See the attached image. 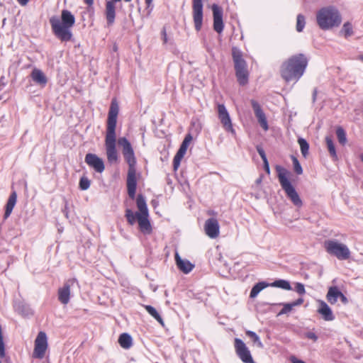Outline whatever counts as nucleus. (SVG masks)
<instances>
[{
  "label": "nucleus",
  "instance_id": "f257e3e1",
  "mask_svg": "<svg viewBox=\"0 0 363 363\" xmlns=\"http://www.w3.org/2000/svg\"><path fill=\"white\" fill-rule=\"evenodd\" d=\"M118 111L119 107L117 100L116 99H113L108 114L106 133L105 137L106 157L108 162L111 164L117 163L118 161V153L116 150V134Z\"/></svg>",
  "mask_w": 363,
  "mask_h": 363
},
{
  "label": "nucleus",
  "instance_id": "f03ea898",
  "mask_svg": "<svg viewBox=\"0 0 363 363\" xmlns=\"http://www.w3.org/2000/svg\"><path fill=\"white\" fill-rule=\"evenodd\" d=\"M308 60L303 54L291 56L280 67L281 78L286 82H298L303 75L308 66Z\"/></svg>",
  "mask_w": 363,
  "mask_h": 363
},
{
  "label": "nucleus",
  "instance_id": "7ed1b4c3",
  "mask_svg": "<svg viewBox=\"0 0 363 363\" xmlns=\"http://www.w3.org/2000/svg\"><path fill=\"white\" fill-rule=\"evenodd\" d=\"M118 145L122 147V153L125 162L128 164L127 175V190L130 199H134L135 196L137 179H136V158L130 143L125 137L119 138L117 140Z\"/></svg>",
  "mask_w": 363,
  "mask_h": 363
},
{
  "label": "nucleus",
  "instance_id": "20e7f679",
  "mask_svg": "<svg viewBox=\"0 0 363 363\" xmlns=\"http://www.w3.org/2000/svg\"><path fill=\"white\" fill-rule=\"evenodd\" d=\"M50 23L54 35L62 42L69 41L72 38L71 28L75 23L74 16L68 10L61 12V19L54 16L50 18Z\"/></svg>",
  "mask_w": 363,
  "mask_h": 363
},
{
  "label": "nucleus",
  "instance_id": "39448f33",
  "mask_svg": "<svg viewBox=\"0 0 363 363\" xmlns=\"http://www.w3.org/2000/svg\"><path fill=\"white\" fill-rule=\"evenodd\" d=\"M317 23L323 30L338 26L341 23V17L338 11L332 6L321 9L317 13Z\"/></svg>",
  "mask_w": 363,
  "mask_h": 363
},
{
  "label": "nucleus",
  "instance_id": "423d86ee",
  "mask_svg": "<svg viewBox=\"0 0 363 363\" xmlns=\"http://www.w3.org/2000/svg\"><path fill=\"white\" fill-rule=\"evenodd\" d=\"M276 169L278 172V179L280 185L282 189L285 191L286 196L291 200L294 206L301 207L303 205L302 201L287 177L288 172L280 166H277Z\"/></svg>",
  "mask_w": 363,
  "mask_h": 363
},
{
  "label": "nucleus",
  "instance_id": "0eeeda50",
  "mask_svg": "<svg viewBox=\"0 0 363 363\" xmlns=\"http://www.w3.org/2000/svg\"><path fill=\"white\" fill-rule=\"evenodd\" d=\"M324 247L328 254L335 256L340 260L347 259L350 257L347 246L336 240H325Z\"/></svg>",
  "mask_w": 363,
  "mask_h": 363
},
{
  "label": "nucleus",
  "instance_id": "6e6552de",
  "mask_svg": "<svg viewBox=\"0 0 363 363\" xmlns=\"http://www.w3.org/2000/svg\"><path fill=\"white\" fill-rule=\"evenodd\" d=\"M48 347V344L46 333L43 331L39 332L35 340L33 357L37 359H43L45 357Z\"/></svg>",
  "mask_w": 363,
  "mask_h": 363
},
{
  "label": "nucleus",
  "instance_id": "1a4fd4ad",
  "mask_svg": "<svg viewBox=\"0 0 363 363\" xmlns=\"http://www.w3.org/2000/svg\"><path fill=\"white\" fill-rule=\"evenodd\" d=\"M218 117L222 124L223 128L227 132L230 133L233 135H236L235 130L233 128L230 114L224 104H218L217 105Z\"/></svg>",
  "mask_w": 363,
  "mask_h": 363
},
{
  "label": "nucleus",
  "instance_id": "9d476101",
  "mask_svg": "<svg viewBox=\"0 0 363 363\" xmlns=\"http://www.w3.org/2000/svg\"><path fill=\"white\" fill-rule=\"evenodd\" d=\"M234 347L237 355L244 363H254L250 351L242 340L235 338Z\"/></svg>",
  "mask_w": 363,
  "mask_h": 363
},
{
  "label": "nucleus",
  "instance_id": "9b49d317",
  "mask_svg": "<svg viewBox=\"0 0 363 363\" xmlns=\"http://www.w3.org/2000/svg\"><path fill=\"white\" fill-rule=\"evenodd\" d=\"M192 139L193 138L190 133L185 136L179 150L177 151L173 160V167L174 170H177L179 168L181 160L186 154L188 146L192 141Z\"/></svg>",
  "mask_w": 363,
  "mask_h": 363
},
{
  "label": "nucleus",
  "instance_id": "f8f14e48",
  "mask_svg": "<svg viewBox=\"0 0 363 363\" xmlns=\"http://www.w3.org/2000/svg\"><path fill=\"white\" fill-rule=\"evenodd\" d=\"M193 18L195 29L199 31L203 23V4L202 0H193Z\"/></svg>",
  "mask_w": 363,
  "mask_h": 363
},
{
  "label": "nucleus",
  "instance_id": "ddd939ff",
  "mask_svg": "<svg viewBox=\"0 0 363 363\" xmlns=\"http://www.w3.org/2000/svg\"><path fill=\"white\" fill-rule=\"evenodd\" d=\"M85 162L96 172L101 173L105 169L104 162L101 158L93 153H88L85 156Z\"/></svg>",
  "mask_w": 363,
  "mask_h": 363
},
{
  "label": "nucleus",
  "instance_id": "4468645a",
  "mask_svg": "<svg viewBox=\"0 0 363 363\" xmlns=\"http://www.w3.org/2000/svg\"><path fill=\"white\" fill-rule=\"evenodd\" d=\"M204 230L210 238L214 239L218 237L220 226L217 219L213 218L207 219L204 224Z\"/></svg>",
  "mask_w": 363,
  "mask_h": 363
},
{
  "label": "nucleus",
  "instance_id": "2eb2a0df",
  "mask_svg": "<svg viewBox=\"0 0 363 363\" xmlns=\"http://www.w3.org/2000/svg\"><path fill=\"white\" fill-rule=\"evenodd\" d=\"M212 11L213 16V29L218 33H220L223 30V9L217 4H213Z\"/></svg>",
  "mask_w": 363,
  "mask_h": 363
},
{
  "label": "nucleus",
  "instance_id": "dca6fc26",
  "mask_svg": "<svg viewBox=\"0 0 363 363\" xmlns=\"http://www.w3.org/2000/svg\"><path fill=\"white\" fill-rule=\"evenodd\" d=\"M250 102H251V105L253 108L255 115L257 117L259 125L264 130H267L269 128V126H268L267 118L261 108V106L255 100L252 99V100H251Z\"/></svg>",
  "mask_w": 363,
  "mask_h": 363
},
{
  "label": "nucleus",
  "instance_id": "f3484780",
  "mask_svg": "<svg viewBox=\"0 0 363 363\" xmlns=\"http://www.w3.org/2000/svg\"><path fill=\"white\" fill-rule=\"evenodd\" d=\"M76 283V280L69 279L65 282L63 287L58 290V299L62 304H67L69 301L70 288Z\"/></svg>",
  "mask_w": 363,
  "mask_h": 363
},
{
  "label": "nucleus",
  "instance_id": "a211bd4d",
  "mask_svg": "<svg viewBox=\"0 0 363 363\" xmlns=\"http://www.w3.org/2000/svg\"><path fill=\"white\" fill-rule=\"evenodd\" d=\"M318 303L319 307L318 308V313L321 315L322 318L326 321H332L335 319V316L333 314V311L329 306L322 300H318Z\"/></svg>",
  "mask_w": 363,
  "mask_h": 363
},
{
  "label": "nucleus",
  "instance_id": "6ab92c4d",
  "mask_svg": "<svg viewBox=\"0 0 363 363\" xmlns=\"http://www.w3.org/2000/svg\"><path fill=\"white\" fill-rule=\"evenodd\" d=\"M116 2L107 1L106 3L105 16L106 18L107 24L111 26L116 18Z\"/></svg>",
  "mask_w": 363,
  "mask_h": 363
},
{
  "label": "nucleus",
  "instance_id": "aec40b11",
  "mask_svg": "<svg viewBox=\"0 0 363 363\" xmlns=\"http://www.w3.org/2000/svg\"><path fill=\"white\" fill-rule=\"evenodd\" d=\"M232 55L235 65V71L239 69H247V63L245 60L243 59L242 53L239 50L233 48Z\"/></svg>",
  "mask_w": 363,
  "mask_h": 363
},
{
  "label": "nucleus",
  "instance_id": "412c9836",
  "mask_svg": "<svg viewBox=\"0 0 363 363\" xmlns=\"http://www.w3.org/2000/svg\"><path fill=\"white\" fill-rule=\"evenodd\" d=\"M175 261L177 267L185 274L190 272L194 267L189 260L182 259L178 252L175 253Z\"/></svg>",
  "mask_w": 363,
  "mask_h": 363
},
{
  "label": "nucleus",
  "instance_id": "4be33fe9",
  "mask_svg": "<svg viewBox=\"0 0 363 363\" xmlns=\"http://www.w3.org/2000/svg\"><path fill=\"white\" fill-rule=\"evenodd\" d=\"M136 216L141 232L145 234H150L152 232V227L148 220V216L141 215Z\"/></svg>",
  "mask_w": 363,
  "mask_h": 363
},
{
  "label": "nucleus",
  "instance_id": "5701e85b",
  "mask_svg": "<svg viewBox=\"0 0 363 363\" xmlns=\"http://www.w3.org/2000/svg\"><path fill=\"white\" fill-rule=\"evenodd\" d=\"M137 207L139 212H136V216H148V209L144 196L139 194L136 199Z\"/></svg>",
  "mask_w": 363,
  "mask_h": 363
},
{
  "label": "nucleus",
  "instance_id": "b1692460",
  "mask_svg": "<svg viewBox=\"0 0 363 363\" xmlns=\"http://www.w3.org/2000/svg\"><path fill=\"white\" fill-rule=\"evenodd\" d=\"M17 199V194L16 191H13L11 194L9 196V198L7 201L6 205V211L4 213V218H7L10 216L15 205L16 203Z\"/></svg>",
  "mask_w": 363,
  "mask_h": 363
},
{
  "label": "nucleus",
  "instance_id": "393cba45",
  "mask_svg": "<svg viewBox=\"0 0 363 363\" xmlns=\"http://www.w3.org/2000/svg\"><path fill=\"white\" fill-rule=\"evenodd\" d=\"M32 79L37 84L45 86L48 82L44 73L38 69H34L31 72Z\"/></svg>",
  "mask_w": 363,
  "mask_h": 363
},
{
  "label": "nucleus",
  "instance_id": "a878e982",
  "mask_svg": "<svg viewBox=\"0 0 363 363\" xmlns=\"http://www.w3.org/2000/svg\"><path fill=\"white\" fill-rule=\"evenodd\" d=\"M341 291L336 286L330 287L326 295V298L330 304H335L340 298Z\"/></svg>",
  "mask_w": 363,
  "mask_h": 363
},
{
  "label": "nucleus",
  "instance_id": "bb28decb",
  "mask_svg": "<svg viewBox=\"0 0 363 363\" xmlns=\"http://www.w3.org/2000/svg\"><path fill=\"white\" fill-rule=\"evenodd\" d=\"M120 345L124 349H129L133 344L132 337L128 333H123L118 338Z\"/></svg>",
  "mask_w": 363,
  "mask_h": 363
},
{
  "label": "nucleus",
  "instance_id": "cd10ccee",
  "mask_svg": "<svg viewBox=\"0 0 363 363\" xmlns=\"http://www.w3.org/2000/svg\"><path fill=\"white\" fill-rule=\"evenodd\" d=\"M236 77L240 85H245L248 82V71L247 69L235 71Z\"/></svg>",
  "mask_w": 363,
  "mask_h": 363
},
{
  "label": "nucleus",
  "instance_id": "c85d7f7f",
  "mask_svg": "<svg viewBox=\"0 0 363 363\" xmlns=\"http://www.w3.org/2000/svg\"><path fill=\"white\" fill-rule=\"evenodd\" d=\"M268 286H269L268 284H266L265 282H263V281L256 284L252 287V289L250 291V298H255L262 289H264V288H266Z\"/></svg>",
  "mask_w": 363,
  "mask_h": 363
},
{
  "label": "nucleus",
  "instance_id": "c756f323",
  "mask_svg": "<svg viewBox=\"0 0 363 363\" xmlns=\"http://www.w3.org/2000/svg\"><path fill=\"white\" fill-rule=\"evenodd\" d=\"M144 307L150 315L155 318L162 325H164L162 317L154 307L149 305H145Z\"/></svg>",
  "mask_w": 363,
  "mask_h": 363
},
{
  "label": "nucleus",
  "instance_id": "7c9ffc66",
  "mask_svg": "<svg viewBox=\"0 0 363 363\" xmlns=\"http://www.w3.org/2000/svg\"><path fill=\"white\" fill-rule=\"evenodd\" d=\"M325 143H326L327 147H328V152H329L330 155L333 158L336 159L337 158V154H336V150H335V145L333 143L332 138L330 136H326L325 137Z\"/></svg>",
  "mask_w": 363,
  "mask_h": 363
},
{
  "label": "nucleus",
  "instance_id": "2f4dec72",
  "mask_svg": "<svg viewBox=\"0 0 363 363\" xmlns=\"http://www.w3.org/2000/svg\"><path fill=\"white\" fill-rule=\"evenodd\" d=\"M269 285L271 286L278 287V288H281V289H283L285 290H291V289L289 282L288 281L284 280V279L276 280L275 281H274L273 283H272Z\"/></svg>",
  "mask_w": 363,
  "mask_h": 363
},
{
  "label": "nucleus",
  "instance_id": "473e14b6",
  "mask_svg": "<svg viewBox=\"0 0 363 363\" xmlns=\"http://www.w3.org/2000/svg\"><path fill=\"white\" fill-rule=\"evenodd\" d=\"M298 143L300 145L301 152L302 155L304 157H306L307 155H308L309 144L304 138H299L298 139Z\"/></svg>",
  "mask_w": 363,
  "mask_h": 363
},
{
  "label": "nucleus",
  "instance_id": "72a5a7b5",
  "mask_svg": "<svg viewBox=\"0 0 363 363\" xmlns=\"http://www.w3.org/2000/svg\"><path fill=\"white\" fill-rule=\"evenodd\" d=\"M246 335L252 340L253 342L256 344L258 347H263L262 342H261L259 336L255 332L251 330H247Z\"/></svg>",
  "mask_w": 363,
  "mask_h": 363
},
{
  "label": "nucleus",
  "instance_id": "f704fd0d",
  "mask_svg": "<svg viewBox=\"0 0 363 363\" xmlns=\"http://www.w3.org/2000/svg\"><path fill=\"white\" fill-rule=\"evenodd\" d=\"M336 135L339 143L345 145L347 142L346 133L342 127H338L336 130Z\"/></svg>",
  "mask_w": 363,
  "mask_h": 363
},
{
  "label": "nucleus",
  "instance_id": "c9c22d12",
  "mask_svg": "<svg viewBox=\"0 0 363 363\" xmlns=\"http://www.w3.org/2000/svg\"><path fill=\"white\" fill-rule=\"evenodd\" d=\"M306 25V21L305 17L302 14H298L297 16V20H296V30L298 32H301Z\"/></svg>",
  "mask_w": 363,
  "mask_h": 363
},
{
  "label": "nucleus",
  "instance_id": "e433bc0d",
  "mask_svg": "<svg viewBox=\"0 0 363 363\" xmlns=\"http://www.w3.org/2000/svg\"><path fill=\"white\" fill-rule=\"evenodd\" d=\"M6 356V348L4 342L3 333L1 326L0 325V363H1V359Z\"/></svg>",
  "mask_w": 363,
  "mask_h": 363
},
{
  "label": "nucleus",
  "instance_id": "4c0bfd02",
  "mask_svg": "<svg viewBox=\"0 0 363 363\" xmlns=\"http://www.w3.org/2000/svg\"><path fill=\"white\" fill-rule=\"evenodd\" d=\"M125 217L130 225H133L137 220L136 213H133L130 209L125 210Z\"/></svg>",
  "mask_w": 363,
  "mask_h": 363
},
{
  "label": "nucleus",
  "instance_id": "58836bf2",
  "mask_svg": "<svg viewBox=\"0 0 363 363\" xmlns=\"http://www.w3.org/2000/svg\"><path fill=\"white\" fill-rule=\"evenodd\" d=\"M341 32L344 33L346 38L352 35L353 32L351 23L349 22L344 23Z\"/></svg>",
  "mask_w": 363,
  "mask_h": 363
},
{
  "label": "nucleus",
  "instance_id": "ea45409f",
  "mask_svg": "<svg viewBox=\"0 0 363 363\" xmlns=\"http://www.w3.org/2000/svg\"><path fill=\"white\" fill-rule=\"evenodd\" d=\"M90 186V180L86 177H82L79 181V188L82 190H86Z\"/></svg>",
  "mask_w": 363,
  "mask_h": 363
},
{
  "label": "nucleus",
  "instance_id": "a19ab883",
  "mask_svg": "<svg viewBox=\"0 0 363 363\" xmlns=\"http://www.w3.org/2000/svg\"><path fill=\"white\" fill-rule=\"evenodd\" d=\"M293 164H294V169L295 172L297 174H301L303 173L302 167H301L298 160L295 157H293Z\"/></svg>",
  "mask_w": 363,
  "mask_h": 363
},
{
  "label": "nucleus",
  "instance_id": "79ce46f5",
  "mask_svg": "<svg viewBox=\"0 0 363 363\" xmlns=\"http://www.w3.org/2000/svg\"><path fill=\"white\" fill-rule=\"evenodd\" d=\"M293 307H294V306H292L291 303H285L284 305L283 308L279 313V315H282V314H286V313H289L292 310Z\"/></svg>",
  "mask_w": 363,
  "mask_h": 363
},
{
  "label": "nucleus",
  "instance_id": "37998d69",
  "mask_svg": "<svg viewBox=\"0 0 363 363\" xmlns=\"http://www.w3.org/2000/svg\"><path fill=\"white\" fill-rule=\"evenodd\" d=\"M295 290L300 295H303L306 293L304 285L301 283L296 284Z\"/></svg>",
  "mask_w": 363,
  "mask_h": 363
},
{
  "label": "nucleus",
  "instance_id": "c03bdc74",
  "mask_svg": "<svg viewBox=\"0 0 363 363\" xmlns=\"http://www.w3.org/2000/svg\"><path fill=\"white\" fill-rule=\"evenodd\" d=\"M257 150L263 162L267 160L264 150L261 147H257Z\"/></svg>",
  "mask_w": 363,
  "mask_h": 363
},
{
  "label": "nucleus",
  "instance_id": "a18cd8bd",
  "mask_svg": "<svg viewBox=\"0 0 363 363\" xmlns=\"http://www.w3.org/2000/svg\"><path fill=\"white\" fill-rule=\"evenodd\" d=\"M303 303V299L302 298H299L296 301H294L291 303H292V306H294H294H300Z\"/></svg>",
  "mask_w": 363,
  "mask_h": 363
},
{
  "label": "nucleus",
  "instance_id": "49530a36",
  "mask_svg": "<svg viewBox=\"0 0 363 363\" xmlns=\"http://www.w3.org/2000/svg\"><path fill=\"white\" fill-rule=\"evenodd\" d=\"M263 163H264V169L266 171V172L269 174L270 173L269 162L267 160H265L263 162Z\"/></svg>",
  "mask_w": 363,
  "mask_h": 363
},
{
  "label": "nucleus",
  "instance_id": "de8ad7c7",
  "mask_svg": "<svg viewBox=\"0 0 363 363\" xmlns=\"http://www.w3.org/2000/svg\"><path fill=\"white\" fill-rule=\"evenodd\" d=\"M162 41L164 44L167 43V36L165 29L164 28L162 31Z\"/></svg>",
  "mask_w": 363,
  "mask_h": 363
},
{
  "label": "nucleus",
  "instance_id": "09e8293b",
  "mask_svg": "<svg viewBox=\"0 0 363 363\" xmlns=\"http://www.w3.org/2000/svg\"><path fill=\"white\" fill-rule=\"evenodd\" d=\"M306 336L308 338L313 340L314 341L317 340V336L313 333H307Z\"/></svg>",
  "mask_w": 363,
  "mask_h": 363
},
{
  "label": "nucleus",
  "instance_id": "8fccbe9b",
  "mask_svg": "<svg viewBox=\"0 0 363 363\" xmlns=\"http://www.w3.org/2000/svg\"><path fill=\"white\" fill-rule=\"evenodd\" d=\"M340 298L341 301L345 304L348 302L347 297L342 292L340 293Z\"/></svg>",
  "mask_w": 363,
  "mask_h": 363
},
{
  "label": "nucleus",
  "instance_id": "3c124183",
  "mask_svg": "<svg viewBox=\"0 0 363 363\" xmlns=\"http://www.w3.org/2000/svg\"><path fill=\"white\" fill-rule=\"evenodd\" d=\"M291 361L292 362V363H306L305 362H303L302 360L298 359L295 357H291Z\"/></svg>",
  "mask_w": 363,
  "mask_h": 363
},
{
  "label": "nucleus",
  "instance_id": "603ef678",
  "mask_svg": "<svg viewBox=\"0 0 363 363\" xmlns=\"http://www.w3.org/2000/svg\"><path fill=\"white\" fill-rule=\"evenodd\" d=\"M17 1L22 6H26L28 2V0H17Z\"/></svg>",
  "mask_w": 363,
  "mask_h": 363
},
{
  "label": "nucleus",
  "instance_id": "864d4df0",
  "mask_svg": "<svg viewBox=\"0 0 363 363\" xmlns=\"http://www.w3.org/2000/svg\"><path fill=\"white\" fill-rule=\"evenodd\" d=\"M84 3L86 4L89 6H92L94 4V0H84Z\"/></svg>",
  "mask_w": 363,
  "mask_h": 363
},
{
  "label": "nucleus",
  "instance_id": "5fc2aeb1",
  "mask_svg": "<svg viewBox=\"0 0 363 363\" xmlns=\"http://www.w3.org/2000/svg\"><path fill=\"white\" fill-rule=\"evenodd\" d=\"M316 95H317V91L316 89H314L313 93V101L314 102L316 99Z\"/></svg>",
  "mask_w": 363,
  "mask_h": 363
},
{
  "label": "nucleus",
  "instance_id": "6e6d98bb",
  "mask_svg": "<svg viewBox=\"0 0 363 363\" xmlns=\"http://www.w3.org/2000/svg\"><path fill=\"white\" fill-rule=\"evenodd\" d=\"M152 0H145V4H147V8H149L152 4Z\"/></svg>",
  "mask_w": 363,
  "mask_h": 363
},
{
  "label": "nucleus",
  "instance_id": "4d7b16f0",
  "mask_svg": "<svg viewBox=\"0 0 363 363\" xmlns=\"http://www.w3.org/2000/svg\"><path fill=\"white\" fill-rule=\"evenodd\" d=\"M262 181V176H260L257 180H256V184H260L261 182Z\"/></svg>",
  "mask_w": 363,
  "mask_h": 363
},
{
  "label": "nucleus",
  "instance_id": "13d9d810",
  "mask_svg": "<svg viewBox=\"0 0 363 363\" xmlns=\"http://www.w3.org/2000/svg\"><path fill=\"white\" fill-rule=\"evenodd\" d=\"M360 158H361L362 161L363 162V154H362V155H360Z\"/></svg>",
  "mask_w": 363,
  "mask_h": 363
},
{
  "label": "nucleus",
  "instance_id": "bf43d9fd",
  "mask_svg": "<svg viewBox=\"0 0 363 363\" xmlns=\"http://www.w3.org/2000/svg\"><path fill=\"white\" fill-rule=\"evenodd\" d=\"M360 60L363 61V56L360 57Z\"/></svg>",
  "mask_w": 363,
  "mask_h": 363
},
{
  "label": "nucleus",
  "instance_id": "052dcab7",
  "mask_svg": "<svg viewBox=\"0 0 363 363\" xmlns=\"http://www.w3.org/2000/svg\"><path fill=\"white\" fill-rule=\"evenodd\" d=\"M124 1H126V2H129V1H130L131 0H124Z\"/></svg>",
  "mask_w": 363,
  "mask_h": 363
}]
</instances>
